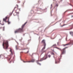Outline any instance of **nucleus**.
Wrapping results in <instances>:
<instances>
[{
  "mask_svg": "<svg viewBox=\"0 0 73 73\" xmlns=\"http://www.w3.org/2000/svg\"><path fill=\"white\" fill-rule=\"evenodd\" d=\"M3 46L4 49H7L8 48V46H9L8 41L7 40L5 41L3 43Z\"/></svg>",
  "mask_w": 73,
  "mask_h": 73,
  "instance_id": "f257e3e1",
  "label": "nucleus"
},
{
  "mask_svg": "<svg viewBox=\"0 0 73 73\" xmlns=\"http://www.w3.org/2000/svg\"><path fill=\"white\" fill-rule=\"evenodd\" d=\"M27 23V22H26L22 26L21 28H20L19 29L17 30L15 32V33H18V32H23V28L24 26H25V25Z\"/></svg>",
  "mask_w": 73,
  "mask_h": 73,
  "instance_id": "f03ea898",
  "label": "nucleus"
},
{
  "mask_svg": "<svg viewBox=\"0 0 73 73\" xmlns=\"http://www.w3.org/2000/svg\"><path fill=\"white\" fill-rule=\"evenodd\" d=\"M55 48H56V49H58L59 50H60L61 51V55H62V54H65L66 52H65V49H66V48H67V47H65L64 48H63L62 50H61V49L58 48L57 47H55Z\"/></svg>",
  "mask_w": 73,
  "mask_h": 73,
  "instance_id": "7ed1b4c3",
  "label": "nucleus"
},
{
  "mask_svg": "<svg viewBox=\"0 0 73 73\" xmlns=\"http://www.w3.org/2000/svg\"><path fill=\"white\" fill-rule=\"evenodd\" d=\"M10 52H11V53L10 54V56H12V55H13V53H14V51L13 50V49L12 48H10Z\"/></svg>",
  "mask_w": 73,
  "mask_h": 73,
  "instance_id": "20e7f679",
  "label": "nucleus"
},
{
  "mask_svg": "<svg viewBox=\"0 0 73 73\" xmlns=\"http://www.w3.org/2000/svg\"><path fill=\"white\" fill-rule=\"evenodd\" d=\"M47 58H48V57H47V56L45 55L43 58H41L40 59V61H43V60H46V59Z\"/></svg>",
  "mask_w": 73,
  "mask_h": 73,
  "instance_id": "39448f33",
  "label": "nucleus"
},
{
  "mask_svg": "<svg viewBox=\"0 0 73 73\" xmlns=\"http://www.w3.org/2000/svg\"><path fill=\"white\" fill-rule=\"evenodd\" d=\"M70 44H71V45L73 44V40L70 41V42L69 43L66 44L65 45H64V46H66V45H70Z\"/></svg>",
  "mask_w": 73,
  "mask_h": 73,
  "instance_id": "423d86ee",
  "label": "nucleus"
},
{
  "mask_svg": "<svg viewBox=\"0 0 73 73\" xmlns=\"http://www.w3.org/2000/svg\"><path fill=\"white\" fill-rule=\"evenodd\" d=\"M19 14V12H17V11H16V12L13 14L14 16H17V15H18ZM18 16L19 15H18Z\"/></svg>",
  "mask_w": 73,
  "mask_h": 73,
  "instance_id": "0eeeda50",
  "label": "nucleus"
},
{
  "mask_svg": "<svg viewBox=\"0 0 73 73\" xmlns=\"http://www.w3.org/2000/svg\"><path fill=\"white\" fill-rule=\"evenodd\" d=\"M16 48L17 50L18 49H19V50H21L22 48L21 47L18 46V45L16 46Z\"/></svg>",
  "mask_w": 73,
  "mask_h": 73,
  "instance_id": "6e6552de",
  "label": "nucleus"
},
{
  "mask_svg": "<svg viewBox=\"0 0 73 73\" xmlns=\"http://www.w3.org/2000/svg\"><path fill=\"white\" fill-rule=\"evenodd\" d=\"M42 43H43V44H44V45H46V44L45 43V40H43L42 41Z\"/></svg>",
  "mask_w": 73,
  "mask_h": 73,
  "instance_id": "1a4fd4ad",
  "label": "nucleus"
},
{
  "mask_svg": "<svg viewBox=\"0 0 73 73\" xmlns=\"http://www.w3.org/2000/svg\"><path fill=\"white\" fill-rule=\"evenodd\" d=\"M7 19H8V17H6L5 18L3 19V21H5V22H6L7 21Z\"/></svg>",
  "mask_w": 73,
  "mask_h": 73,
  "instance_id": "9d476101",
  "label": "nucleus"
},
{
  "mask_svg": "<svg viewBox=\"0 0 73 73\" xmlns=\"http://www.w3.org/2000/svg\"><path fill=\"white\" fill-rule=\"evenodd\" d=\"M70 34L72 36H73V32L72 31L70 32Z\"/></svg>",
  "mask_w": 73,
  "mask_h": 73,
  "instance_id": "9b49d317",
  "label": "nucleus"
},
{
  "mask_svg": "<svg viewBox=\"0 0 73 73\" xmlns=\"http://www.w3.org/2000/svg\"><path fill=\"white\" fill-rule=\"evenodd\" d=\"M1 57L2 58H3V57H4V55H3L2 54H1L0 55V58Z\"/></svg>",
  "mask_w": 73,
  "mask_h": 73,
  "instance_id": "f8f14e48",
  "label": "nucleus"
},
{
  "mask_svg": "<svg viewBox=\"0 0 73 73\" xmlns=\"http://www.w3.org/2000/svg\"><path fill=\"white\" fill-rule=\"evenodd\" d=\"M30 61L31 62H35V60L32 59L31 61Z\"/></svg>",
  "mask_w": 73,
  "mask_h": 73,
  "instance_id": "ddd939ff",
  "label": "nucleus"
},
{
  "mask_svg": "<svg viewBox=\"0 0 73 73\" xmlns=\"http://www.w3.org/2000/svg\"><path fill=\"white\" fill-rule=\"evenodd\" d=\"M45 46H46V45L45 46V45H44V47L43 48L42 50H44V49H45Z\"/></svg>",
  "mask_w": 73,
  "mask_h": 73,
  "instance_id": "4468645a",
  "label": "nucleus"
},
{
  "mask_svg": "<svg viewBox=\"0 0 73 73\" xmlns=\"http://www.w3.org/2000/svg\"><path fill=\"white\" fill-rule=\"evenodd\" d=\"M23 62H31V61H23Z\"/></svg>",
  "mask_w": 73,
  "mask_h": 73,
  "instance_id": "2eb2a0df",
  "label": "nucleus"
},
{
  "mask_svg": "<svg viewBox=\"0 0 73 73\" xmlns=\"http://www.w3.org/2000/svg\"><path fill=\"white\" fill-rule=\"evenodd\" d=\"M17 7H15L14 9H13V11L12 12L14 11L15 10V9Z\"/></svg>",
  "mask_w": 73,
  "mask_h": 73,
  "instance_id": "dca6fc26",
  "label": "nucleus"
},
{
  "mask_svg": "<svg viewBox=\"0 0 73 73\" xmlns=\"http://www.w3.org/2000/svg\"><path fill=\"white\" fill-rule=\"evenodd\" d=\"M53 46H56V44H55L54 45H53L52 46V47H53Z\"/></svg>",
  "mask_w": 73,
  "mask_h": 73,
  "instance_id": "f3484780",
  "label": "nucleus"
},
{
  "mask_svg": "<svg viewBox=\"0 0 73 73\" xmlns=\"http://www.w3.org/2000/svg\"><path fill=\"white\" fill-rule=\"evenodd\" d=\"M37 64H38V65H41V64L39 63H38V62H37Z\"/></svg>",
  "mask_w": 73,
  "mask_h": 73,
  "instance_id": "a211bd4d",
  "label": "nucleus"
},
{
  "mask_svg": "<svg viewBox=\"0 0 73 73\" xmlns=\"http://www.w3.org/2000/svg\"><path fill=\"white\" fill-rule=\"evenodd\" d=\"M7 23L8 24H9L11 23V22L9 21V19L8 20V21L7 22Z\"/></svg>",
  "mask_w": 73,
  "mask_h": 73,
  "instance_id": "6ab92c4d",
  "label": "nucleus"
},
{
  "mask_svg": "<svg viewBox=\"0 0 73 73\" xmlns=\"http://www.w3.org/2000/svg\"><path fill=\"white\" fill-rule=\"evenodd\" d=\"M53 7V4H52L51 5V9Z\"/></svg>",
  "mask_w": 73,
  "mask_h": 73,
  "instance_id": "aec40b11",
  "label": "nucleus"
},
{
  "mask_svg": "<svg viewBox=\"0 0 73 73\" xmlns=\"http://www.w3.org/2000/svg\"><path fill=\"white\" fill-rule=\"evenodd\" d=\"M50 55H48V57H49V58H50Z\"/></svg>",
  "mask_w": 73,
  "mask_h": 73,
  "instance_id": "412c9836",
  "label": "nucleus"
},
{
  "mask_svg": "<svg viewBox=\"0 0 73 73\" xmlns=\"http://www.w3.org/2000/svg\"><path fill=\"white\" fill-rule=\"evenodd\" d=\"M29 50L28 51H27V53H29Z\"/></svg>",
  "mask_w": 73,
  "mask_h": 73,
  "instance_id": "4be33fe9",
  "label": "nucleus"
},
{
  "mask_svg": "<svg viewBox=\"0 0 73 73\" xmlns=\"http://www.w3.org/2000/svg\"><path fill=\"white\" fill-rule=\"evenodd\" d=\"M20 2L19 1H17V3H20Z\"/></svg>",
  "mask_w": 73,
  "mask_h": 73,
  "instance_id": "5701e85b",
  "label": "nucleus"
},
{
  "mask_svg": "<svg viewBox=\"0 0 73 73\" xmlns=\"http://www.w3.org/2000/svg\"><path fill=\"white\" fill-rule=\"evenodd\" d=\"M17 5V8H18V7H19V6L18 5Z\"/></svg>",
  "mask_w": 73,
  "mask_h": 73,
  "instance_id": "b1692460",
  "label": "nucleus"
},
{
  "mask_svg": "<svg viewBox=\"0 0 73 73\" xmlns=\"http://www.w3.org/2000/svg\"><path fill=\"white\" fill-rule=\"evenodd\" d=\"M51 54H53V55H54V53H51Z\"/></svg>",
  "mask_w": 73,
  "mask_h": 73,
  "instance_id": "393cba45",
  "label": "nucleus"
},
{
  "mask_svg": "<svg viewBox=\"0 0 73 73\" xmlns=\"http://www.w3.org/2000/svg\"><path fill=\"white\" fill-rule=\"evenodd\" d=\"M1 25H4V24L3 23V24H1Z\"/></svg>",
  "mask_w": 73,
  "mask_h": 73,
  "instance_id": "a878e982",
  "label": "nucleus"
},
{
  "mask_svg": "<svg viewBox=\"0 0 73 73\" xmlns=\"http://www.w3.org/2000/svg\"><path fill=\"white\" fill-rule=\"evenodd\" d=\"M3 31H4V27H3Z\"/></svg>",
  "mask_w": 73,
  "mask_h": 73,
  "instance_id": "bb28decb",
  "label": "nucleus"
},
{
  "mask_svg": "<svg viewBox=\"0 0 73 73\" xmlns=\"http://www.w3.org/2000/svg\"><path fill=\"white\" fill-rule=\"evenodd\" d=\"M10 60H11V58H9V61H10Z\"/></svg>",
  "mask_w": 73,
  "mask_h": 73,
  "instance_id": "cd10ccee",
  "label": "nucleus"
},
{
  "mask_svg": "<svg viewBox=\"0 0 73 73\" xmlns=\"http://www.w3.org/2000/svg\"><path fill=\"white\" fill-rule=\"evenodd\" d=\"M55 64H57V62H55Z\"/></svg>",
  "mask_w": 73,
  "mask_h": 73,
  "instance_id": "c85d7f7f",
  "label": "nucleus"
},
{
  "mask_svg": "<svg viewBox=\"0 0 73 73\" xmlns=\"http://www.w3.org/2000/svg\"><path fill=\"white\" fill-rule=\"evenodd\" d=\"M56 7H58V5H56Z\"/></svg>",
  "mask_w": 73,
  "mask_h": 73,
  "instance_id": "c756f323",
  "label": "nucleus"
},
{
  "mask_svg": "<svg viewBox=\"0 0 73 73\" xmlns=\"http://www.w3.org/2000/svg\"><path fill=\"white\" fill-rule=\"evenodd\" d=\"M46 52V50H44V52Z\"/></svg>",
  "mask_w": 73,
  "mask_h": 73,
  "instance_id": "7c9ffc66",
  "label": "nucleus"
},
{
  "mask_svg": "<svg viewBox=\"0 0 73 73\" xmlns=\"http://www.w3.org/2000/svg\"><path fill=\"white\" fill-rule=\"evenodd\" d=\"M9 63H11V61H10V62H9Z\"/></svg>",
  "mask_w": 73,
  "mask_h": 73,
  "instance_id": "2f4dec72",
  "label": "nucleus"
},
{
  "mask_svg": "<svg viewBox=\"0 0 73 73\" xmlns=\"http://www.w3.org/2000/svg\"><path fill=\"white\" fill-rule=\"evenodd\" d=\"M71 17H73V15L71 16Z\"/></svg>",
  "mask_w": 73,
  "mask_h": 73,
  "instance_id": "473e14b6",
  "label": "nucleus"
},
{
  "mask_svg": "<svg viewBox=\"0 0 73 73\" xmlns=\"http://www.w3.org/2000/svg\"><path fill=\"white\" fill-rule=\"evenodd\" d=\"M1 28H2V27H0V29H1Z\"/></svg>",
  "mask_w": 73,
  "mask_h": 73,
  "instance_id": "72a5a7b5",
  "label": "nucleus"
},
{
  "mask_svg": "<svg viewBox=\"0 0 73 73\" xmlns=\"http://www.w3.org/2000/svg\"><path fill=\"white\" fill-rule=\"evenodd\" d=\"M19 11H20V9H19Z\"/></svg>",
  "mask_w": 73,
  "mask_h": 73,
  "instance_id": "f704fd0d",
  "label": "nucleus"
},
{
  "mask_svg": "<svg viewBox=\"0 0 73 73\" xmlns=\"http://www.w3.org/2000/svg\"><path fill=\"white\" fill-rule=\"evenodd\" d=\"M12 13H11V15H12Z\"/></svg>",
  "mask_w": 73,
  "mask_h": 73,
  "instance_id": "c9c22d12",
  "label": "nucleus"
},
{
  "mask_svg": "<svg viewBox=\"0 0 73 73\" xmlns=\"http://www.w3.org/2000/svg\"><path fill=\"white\" fill-rule=\"evenodd\" d=\"M42 53H43V52L42 53V54H42Z\"/></svg>",
  "mask_w": 73,
  "mask_h": 73,
  "instance_id": "e433bc0d",
  "label": "nucleus"
},
{
  "mask_svg": "<svg viewBox=\"0 0 73 73\" xmlns=\"http://www.w3.org/2000/svg\"><path fill=\"white\" fill-rule=\"evenodd\" d=\"M64 25H63V26H64Z\"/></svg>",
  "mask_w": 73,
  "mask_h": 73,
  "instance_id": "4c0bfd02",
  "label": "nucleus"
}]
</instances>
